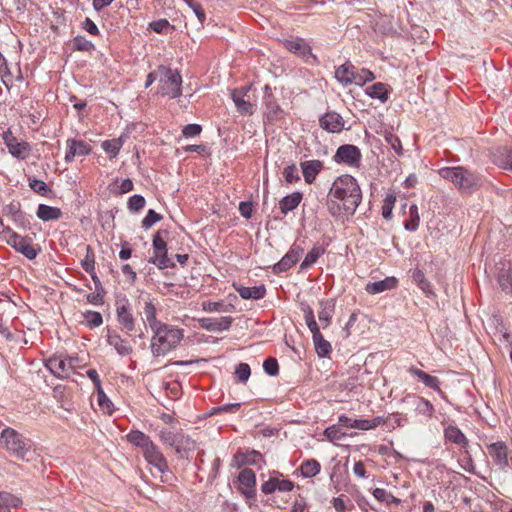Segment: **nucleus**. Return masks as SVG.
Wrapping results in <instances>:
<instances>
[{
    "mask_svg": "<svg viewBox=\"0 0 512 512\" xmlns=\"http://www.w3.org/2000/svg\"><path fill=\"white\" fill-rule=\"evenodd\" d=\"M328 197L333 215H353L361 203L362 193L354 177L343 175L333 182Z\"/></svg>",
    "mask_w": 512,
    "mask_h": 512,
    "instance_id": "nucleus-1",
    "label": "nucleus"
},
{
    "mask_svg": "<svg viewBox=\"0 0 512 512\" xmlns=\"http://www.w3.org/2000/svg\"><path fill=\"white\" fill-rule=\"evenodd\" d=\"M183 338V331L171 325L162 324L154 330L151 339V352L154 356L165 355L175 348Z\"/></svg>",
    "mask_w": 512,
    "mask_h": 512,
    "instance_id": "nucleus-2",
    "label": "nucleus"
},
{
    "mask_svg": "<svg viewBox=\"0 0 512 512\" xmlns=\"http://www.w3.org/2000/svg\"><path fill=\"white\" fill-rule=\"evenodd\" d=\"M1 441L5 445L7 451L19 459H25L32 447L31 440L23 437L12 428H6L3 430L1 434Z\"/></svg>",
    "mask_w": 512,
    "mask_h": 512,
    "instance_id": "nucleus-3",
    "label": "nucleus"
},
{
    "mask_svg": "<svg viewBox=\"0 0 512 512\" xmlns=\"http://www.w3.org/2000/svg\"><path fill=\"white\" fill-rule=\"evenodd\" d=\"M160 89L159 93L170 98H177L181 95L182 77L178 71L168 67L160 66L158 68Z\"/></svg>",
    "mask_w": 512,
    "mask_h": 512,
    "instance_id": "nucleus-4",
    "label": "nucleus"
},
{
    "mask_svg": "<svg viewBox=\"0 0 512 512\" xmlns=\"http://www.w3.org/2000/svg\"><path fill=\"white\" fill-rule=\"evenodd\" d=\"M153 256L148 260L159 269L172 268L175 266L172 259L168 257V249L166 241L161 237L160 231L156 232L152 239Z\"/></svg>",
    "mask_w": 512,
    "mask_h": 512,
    "instance_id": "nucleus-5",
    "label": "nucleus"
},
{
    "mask_svg": "<svg viewBox=\"0 0 512 512\" xmlns=\"http://www.w3.org/2000/svg\"><path fill=\"white\" fill-rule=\"evenodd\" d=\"M3 141L7 146L9 153L19 159L24 160L28 157L30 153V145L26 141L18 142L17 138L13 135L10 129L3 132L2 135Z\"/></svg>",
    "mask_w": 512,
    "mask_h": 512,
    "instance_id": "nucleus-6",
    "label": "nucleus"
},
{
    "mask_svg": "<svg viewBox=\"0 0 512 512\" xmlns=\"http://www.w3.org/2000/svg\"><path fill=\"white\" fill-rule=\"evenodd\" d=\"M334 160L337 163H345L352 167H359L361 162V151L355 145H341L334 155Z\"/></svg>",
    "mask_w": 512,
    "mask_h": 512,
    "instance_id": "nucleus-7",
    "label": "nucleus"
},
{
    "mask_svg": "<svg viewBox=\"0 0 512 512\" xmlns=\"http://www.w3.org/2000/svg\"><path fill=\"white\" fill-rule=\"evenodd\" d=\"M7 243L30 260L36 258L39 251L32 246V239L30 237L20 236L13 231L10 233Z\"/></svg>",
    "mask_w": 512,
    "mask_h": 512,
    "instance_id": "nucleus-8",
    "label": "nucleus"
},
{
    "mask_svg": "<svg viewBox=\"0 0 512 512\" xmlns=\"http://www.w3.org/2000/svg\"><path fill=\"white\" fill-rule=\"evenodd\" d=\"M143 455L146 461L156 468L158 472L165 473L168 471L167 460L154 442L143 451Z\"/></svg>",
    "mask_w": 512,
    "mask_h": 512,
    "instance_id": "nucleus-9",
    "label": "nucleus"
},
{
    "mask_svg": "<svg viewBox=\"0 0 512 512\" xmlns=\"http://www.w3.org/2000/svg\"><path fill=\"white\" fill-rule=\"evenodd\" d=\"M319 125L329 133H340L344 129L345 121L340 114L331 111L319 118Z\"/></svg>",
    "mask_w": 512,
    "mask_h": 512,
    "instance_id": "nucleus-10",
    "label": "nucleus"
},
{
    "mask_svg": "<svg viewBox=\"0 0 512 512\" xmlns=\"http://www.w3.org/2000/svg\"><path fill=\"white\" fill-rule=\"evenodd\" d=\"M303 254V249L299 246H292L291 249L282 257V259L273 266L274 273H282L295 265Z\"/></svg>",
    "mask_w": 512,
    "mask_h": 512,
    "instance_id": "nucleus-11",
    "label": "nucleus"
},
{
    "mask_svg": "<svg viewBox=\"0 0 512 512\" xmlns=\"http://www.w3.org/2000/svg\"><path fill=\"white\" fill-rule=\"evenodd\" d=\"M488 452L493 458L494 463L500 468L505 469L508 466V448L505 442L498 441L488 446Z\"/></svg>",
    "mask_w": 512,
    "mask_h": 512,
    "instance_id": "nucleus-12",
    "label": "nucleus"
},
{
    "mask_svg": "<svg viewBox=\"0 0 512 512\" xmlns=\"http://www.w3.org/2000/svg\"><path fill=\"white\" fill-rule=\"evenodd\" d=\"M232 317L230 316H224L219 318H210L205 317L199 319L200 326L211 332H221L224 330H228L232 324Z\"/></svg>",
    "mask_w": 512,
    "mask_h": 512,
    "instance_id": "nucleus-13",
    "label": "nucleus"
},
{
    "mask_svg": "<svg viewBox=\"0 0 512 512\" xmlns=\"http://www.w3.org/2000/svg\"><path fill=\"white\" fill-rule=\"evenodd\" d=\"M66 145V162H72L76 156H86L91 152L90 146L82 140L68 139Z\"/></svg>",
    "mask_w": 512,
    "mask_h": 512,
    "instance_id": "nucleus-14",
    "label": "nucleus"
},
{
    "mask_svg": "<svg viewBox=\"0 0 512 512\" xmlns=\"http://www.w3.org/2000/svg\"><path fill=\"white\" fill-rule=\"evenodd\" d=\"M491 158L495 165L512 171V148L498 147L492 150Z\"/></svg>",
    "mask_w": 512,
    "mask_h": 512,
    "instance_id": "nucleus-15",
    "label": "nucleus"
},
{
    "mask_svg": "<svg viewBox=\"0 0 512 512\" xmlns=\"http://www.w3.org/2000/svg\"><path fill=\"white\" fill-rule=\"evenodd\" d=\"M46 367L59 378H68L71 374V361L67 362L65 359L60 357H52L47 363Z\"/></svg>",
    "mask_w": 512,
    "mask_h": 512,
    "instance_id": "nucleus-16",
    "label": "nucleus"
},
{
    "mask_svg": "<svg viewBox=\"0 0 512 512\" xmlns=\"http://www.w3.org/2000/svg\"><path fill=\"white\" fill-rule=\"evenodd\" d=\"M197 443L189 435L179 432L178 440L176 441L175 452L181 459H189V453L194 451Z\"/></svg>",
    "mask_w": 512,
    "mask_h": 512,
    "instance_id": "nucleus-17",
    "label": "nucleus"
},
{
    "mask_svg": "<svg viewBox=\"0 0 512 512\" xmlns=\"http://www.w3.org/2000/svg\"><path fill=\"white\" fill-rule=\"evenodd\" d=\"M300 166L305 182L311 184L322 170L323 163L320 160H309L301 162Z\"/></svg>",
    "mask_w": 512,
    "mask_h": 512,
    "instance_id": "nucleus-18",
    "label": "nucleus"
},
{
    "mask_svg": "<svg viewBox=\"0 0 512 512\" xmlns=\"http://www.w3.org/2000/svg\"><path fill=\"white\" fill-rule=\"evenodd\" d=\"M233 287L243 299L259 300L266 294V288L264 285L246 287L234 283Z\"/></svg>",
    "mask_w": 512,
    "mask_h": 512,
    "instance_id": "nucleus-19",
    "label": "nucleus"
},
{
    "mask_svg": "<svg viewBox=\"0 0 512 512\" xmlns=\"http://www.w3.org/2000/svg\"><path fill=\"white\" fill-rule=\"evenodd\" d=\"M408 399L418 414L424 415L428 418L432 417L435 410L430 401L419 396H410Z\"/></svg>",
    "mask_w": 512,
    "mask_h": 512,
    "instance_id": "nucleus-20",
    "label": "nucleus"
},
{
    "mask_svg": "<svg viewBox=\"0 0 512 512\" xmlns=\"http://www.w3.org/2000/svg\"><path fill=\"white\" fill-rule=\"evenodd\" d=\"M107 342L113 346L117 353L121 356H127L132 353L133 349L129 343L122 339L118 334L109 333L107 335Z\"/></svg>",
    "mask_w": 512,
    "mask_h": 512,
    "instance_id": "nucleus-21",
    "label": "nucleus"
},
{
    "mask_svg": "<svg viewBox=\"0 0 512 512\" xmlns=\"http://www.w3.org/2000/svg\"><path fill=\"white\" fill-rule=\"evenodd\" d=\"M397 285V279L395 277H386L383 280L368 283L365 290L369 294H378L386 290L393 289Z\"/></svg>",
    "mask_w": 512,
    "mask_h": 512,
    "instance_id": "nucleus-22",
    "label": "nucleus"
},
{
    "mask_svg": "<svg viewBox=\"0 0 512 512\" xmlns=\"http://www.w3.org/2000/svg\"><path fill=\"white\" fill-rule=\"evenodd\" d=\"M409 373L417 377L425 386L435 391H440V381L437 377L431 376L414 366L409 368Z\"/></svg>",
    "mask_w": 512,
    "mask_h": 512,
    "instance_id": "nucleus-23",
    "label": "nucleus"
},
{
    "mask_svg": "<svg viewBox=\"0 0 512 512\" xmlns=\"http://www.w3.org/2000/svg\"><path fill=\"white\" fill-rule=\"evenodd\" d=\"M444 436L446 440L455 443L463 448H465L468 445V439L457 426H447L444 430Z\"/></svg>",
    "mask_w": 512,
    "mask_h": 512,
    "instance_id": "nucleus-24",
    "label": "nucleus"
},
{
    "mask_svg": "<svg viewBox=\"0 0 512 512\" xmlns=\"http://www.w3.org/2000/svg\"><path fill=\"white\" fill-rule=\"evenodd\" d=\"M36 215L39 219L46 222L60 219L62 217V211L57 207L40 204L37 208Z\"/></svg>",
    "mask_w": 512,
    "mask_h": 512,
    "instance_id": "nucleus-25",
    "label": "nucleus"
},
{
    "mask_svg": "<svg viewBox=\"0 0 512 512\" xmlns=\"http://www.w3.org/2000/svg\"><path fill=\"white\" fill-rule=\"evenodd\" d=\"M355 67L346 62L335 71V77L339 82L349 84L355 81Z\"/></svg>",
    "mask_w": 512,
    "mask_h": 512,
    "instance_id": "nucleus-26",
    "label": "nucleus"
},
{
    "mask_svg": "<svg viewBox=\"0 0 512 512\" xmlns=\"http://www.w3.org/2000/svg\"><path fill=\"white\" fill-rule=\"evenodd\" d=\"M22 505V500L9 493V492H0V512H10L11 508H17Z\"/></svg>",
    "mask_w": 512,
    "mask_h": 512,
    "instance_id": "nucleus-27",
    "label": "nucleus"
},
{
    "mask_svg": "<svg viewBox=\"0 0 512 512\" xmlns=\"http://www.w3.org/2000/svg\"><path fill=\"white\" fill-rule=\"evenodd\" d=\"M462 179H459L458 188L465 191L470 192L472 189L478 185L479 178L477 175L463 168L462 170Z\"/></svg>",
    "mask_w": 512,
    "mask_h": 512,
    "instance_id": "nucleus-28",
    "label": "nucleus"
},
{
    "mask_svg": "<svg viewBox=\"0 0 512 512\" xmlns=\"http://www.w3.org/2000/svg\"><path fill=\"white\" fill-rule=\"evenodd\" d=\"M302 194L300 192H293L285 196L279 203L280 210L283 214L294 210L301 202Z\"/></svg>",
    "mask_w": 512,
    "mask_h": 512,
    "instance_id": "nucleus-29",
    "label": "nucleus"
},
{
    "mask_svg": "<svg viewBox=\"0 0 512 512\" xmlns=\"http://www.w3.org/2000/svg\"><path fill=\"white\" fill-rule=\"evenodd\" d=\"M127 440L131 444L140 447L142 451L147 449L153 443V441L146 434L138 430L131 431L127 435Z\"/></svg>",
    "mask_w": 512,
    "mask_h": 512,
    "instance_id": "nucleus-30",
    "label": "nucleus"
},
{
    "mask_svg": "<svg viewBox=\"0 0 512 512\" xmlns=\"http://www.w3.org/2000/svg\"><path fill=\"white\" fill-rule=\"evenodd\" d=\"M117 317L119 323L127 330L132 331L134 329L135 320L133 315L129 312L126 305L117 307Z\"/></svg>",
    "mask_w": 512,
    "mask_h": 512,
    "instance_id": "nucleus-31",
    "label": "nucleus"
},
{
    "mask_svg": "<svg viewBox=\"0 0 512 512\" xmlns=\"http://www.w3.org/2000/svg\"><path fill=\"white\" fill-rule=\"evenodd\" d=\"M123 144H124V136L121 135L117 139L103 141L102 148L109 155V158L113 159L118 155Z\"/></svg>",
    "mask_w": 512,
    "mask_h": 512,
    "instance_id": "nucleus-32",
    "label": "nucleus"
},
{
    "mask_svg": "<svg viewBox=\"0 0 512 512\" xmlns=\"http://www.w3.org/2000/svg\"><path fill=\"white\" fill-rule=\"evenodd\" d=\"M320 311L318 312V318L321 323H323L324 328L327 327L332 318V314L334 311V303L332 301H321L320 302Z\"/></svg>",
    "mask_w": 512,
    "mask_h": 512,
    "instance_id": "nucleus-33",
    "label": "nucleus"
},
{
    "mask_svg": "<svg viewBox=\"0 0 512 512\" xmlns=\"http://www.w3.org/2000/svg\"><path fill=\"white\" fill-rule=\"evenodd\" d=\"M231 97L239 113L244 115L253 114V104L250 101L244 100L245 96L237 95V93H231Z\"/></svg>",
    "mask_w": 512,
    "mask_h": 512,
    "instance_id": "nucleus-34",
    "label": "nucleus"
},
{
    "mask_svg": "<svg viewBox=\"0 0 512 512\" xmlns=\"http://www.w3.org/2000/svg\"><path fill=\"white\" fill-rule=\"evenodd\" d=\"M320 463L315 459L305 460L301 466L300 471L303 477L311 478L320 472Z\"/></svg>",
    "mask_w": 512,
    "mask_h": 512,
    "instance_id": "nucleus-35",
    "label": "nucleus"
},
{
    "mask_svg": "<svg viewBox=\"0 0 512 512\" xmlns=\"http://www.w3.org/2000/svg\"><path fill=\"white\" fill-rule=\"evenodd\" d=\"M144 316H145V320L147 321V323L149 324L150 328L153 331L163 324L157 320L156 308L151 301L145 302Z\"/></svg>",
    "mask_w": 512,
    "mask_h": 512,
    "instance_id": "nucleus-36",
    "label": "nucleus"
},
{
    "mask_svg": "<svg viewBox=\"0 0 512 512\" xmlns=\"http://www.w3.org/2000/svg\"><path fill=\"white\" fill-rule=\"evenodd\" d=\"M264 104L266 106V118L269 122H274L282 118L283 110L273 99L266 100Z\"/></svg>",
    "mask_w": 512,
    "mask_h": 512,
    "instance_id": "nucleus-37",
    "label": "nucleus"
},
{
    "mask_svg": "<svg viewBox=\"0 0 512 512\" xmlns=\"http://www.w3.org/2000/svg\"><path fill=\"white\" fill-rule=\"evenodd\" d=\"M462 167H445L440 169L439 174L442 178L458 185L459 179H462Z\"/></svg>",
    "mask_w": 512,
    "mask_h": 512,
    "instance_id": "nucleus-38",
    "label": "nucleus"
},
{
    "mask_svg": "<svg viewBox=\"0 0 512 512\" xmlns=\"http://www.w3.org/2000/svg\"><path fill=\"white\" fill-rule=\"evenodd\" d=\"M313 342L316 353L318 354L319 357L327 356L332 350L331 344L324 339L322 334H316V336L313 337Z\"/></svg>",
    "mask_w": 512,
    "mask_h": 512,
    "instance_id": "nucleus-39",
    "label": "nucleus"
},
{
    "mask_svg": "<svg viewBox=\"0 0 512 512\" xmlns=\"http://www.w3.org/2000/svg\"><path fill=\"white\" fill-rule=\"evenodd\" d=\"M381 423H383V419L381 417H376L372 420L354 419L353 423L350 424V428H355V429H359V430H369V429L376 428Z\"/></svg>",
    "mask_w": 512,
    "mask_h": 512,
    "instance_id": "nucleus-40",
    "label": "nucleus"
},
{
    "mask_svg": "<svg viewBox=\"0 0 512 512\" xmlns=\"http://www.w3.org/2000/svg\"><path fill=\"white\" fill-rule=\"evenodd\" d=\"M238 481L241 487L254 488L256 485V476L252 469H243L238 476Z\"/></svg>",
    "mask_w": 512,
    "mask_h": 512,
    "instance_id": "nucleus-41",
    "label": "nucleus"
},
{
    "mask_svg": "<svg viewBox=\"0 0 512 512\" xmlns=\"http://www.w3.org/2000/svg\"><path fill=\"white\" fill-rule=\"evenodd\" d=\"M366 93L375 99H379L381 102H385L388 98L387 89L383 83H375L366 89Z\"/></svg>",
    "mask_w": 512,
    "mask_h": 512,
    "instance_id": "nucleus-42",
    "label": "nucleus"
},
{
    "mask_svg": "<svg viewBox=\"0 0 512 512\" xmlns=\"http://www.w3.org/2000/svg\"><path fill=\"white\" fill-rule=\"evenodd\" d=\"M284 45L288 51L295 54L304 55L310 50L309 46L301 39L287 40Z\"/></svg>",
    "mask_w": 512,
    "mask_h": 512,
    "instance_id": "nucleus-43",
    "label": "nucleus"
},
{
    "mask_svg": "<svg viewBox=\"0 0 512 512\" xmlns=\"http://www.w3.org/2000/svg\"><path fill=\"white\" fill-rule=\"evenodd\" d=\"M409 215H410V220H407L404 223V227L408 231H415V230L418 229L419 223H420V217H419V214H418V207L415 204L410 206V208H409Z\"/></svg>",
    "mask_w": 512,
    "mask_h": 512,
    "instance_id": "nucleus-44",
    "label": "nucleus"
},
{
    "mask_svg": "<svg viewBox=\"0 0 512 512\" xmlns=\"http://www.w3.org/2000/svg\"><path fill=\"white\" fill-rule=\"evenodd\" d=\"M158 436L164 445L175 449L176 441L179 437V432L174 433L169 430H161L159 431Z\"/></svg>",
    "mask_w": 512,
    "mask_h": 512,
    "instance_id": "nucleus-45",
    "label": "nucleus"
},
{
    "mask_svg": "<svg viewBox=\"0 0 512 512\" xmlns=\"http://www.w3.org/2000/svg\"><path fill=\"white\" fill-rule=\"evenodd\" d=\"M498 282L504 291L512 293V271L511 270H501L498 275Z\"/></svg>",
    "mask_w": 512,
    "mask_h": 512,
    "instance_id": "nucleus-46",
    "label": "nucleus"
},
{
    "mask_svg": "<svg viewBox=\"0 0 512 512\" xmlns=\"http://www.w3.org/2000/svg\"><path fill=\"white\" fill-rule=\"evenodd\" d=\"M324 250L321 247H314L311 251H309L304 260L301 263V268L305 269L314 264L320 255H322Z\"/></svg>",
    "mask_w": 512,
    "mask_h": 512,
    "instance_id": "nucleus-47",
    "label": "nucleus"
},
{
    "mask_svg": "<svg viewBox=\"0 0 512 512\" xmlns=\"http://www.w3.org/2000/svg\"><path fill=\"white\" fill-rule=\"evenodd\" d=\"M95 391H96L97 403H98L99 407L101 409L105 410L106 412L110 413L112 411V409H111L112 402L109 400V398L104 393L102 386L95 388Z\"/></svg>",
    "mask_w": 512,
    "mask_h": 512,
    "instance_id": "nucleus-48",
    "label": "nucleus"
},
{
    "mask_svg": "<svg viewBox=\"0 0 512 512\" xmlns=\"http://www.w3.org/2000/svg\"><path fill=\"white\" fill-rule=\"evenodd\" d=\"M83 317L90 328L99 327L103 323L102 315L96 311H86Z\"/></svg>",
    "mask_w": 512,
    "mask_h": 512,
    "instance_id": "nucleus-49",
    "label": "nucleus"
},
{
    "mask_svg": "<svg viewBox=\"0 0 512 512\" xmlns=\"http://www.w3.org/2000/svg\"><path fill=\"white\" fill-rule=\"evenodd\" d=\"M373 496L380 502L384 503H396L400 502L399 499L395 498L391 493L387 492L385 489L376 488L373 490Z\"/></svg>",
    "mask_w": 512,
    "mask_h": 512,
    "instance_id": "nucleus-50",
    "label": "nucleus"
},
{
    "mask_svg": "<svg viewBox=\"0 0 512 512\" xmlns=\"http://www.w3.org/2000/svg\"><path fill=\"white\" fill-rule=\"evenodd\" d=\"M146 200L142 195H133L129 198L127 206L131 212H139L145 207Z\"/></svg>",
    "mask_w": 512,
    "mask_h": 512,
    "instance_id": "nucleus-51",
    "label": "nucleus"
},
{
    "mask_svg": "<svg viewBox=\"0 0 512 512\" xmlns=\"http://www.w3.org/2000/svg\"><path fill=\"white\" fill-rule=\"evenodd\" d=\"M162 220V215H160L159 213H157L155 210L153 209H150L148 210L146 216L144 217V219L142 220V227L144 229H149L151 228L155 223L159 222Z\"/></svg>",
    "mask_w": 512,
    "mask_h": 512,
    "instance_id": "nucleus-52",
    "label": "nucleus"
},
{
    "mask_svg": "<svg viewBox=\"0 0 512 512\" xmlns=\"http://www.w3.org/2000/svg\"><path fill=\"white\" fill-rule=\"evenodd\" d=\"M73 48L77 51H91L94 45L84 36H76L73 40Z\"/></svg>",
    "mask_w": 512,
    "mask_h": 512,
    "instance_id": "nucleus-53",
    "label": "nucleus"
},
{
    "mask_svg": "<svg viewBox=\"0 0 512 512\" xmlns=\"http://www.w3.org/2000/svg\"><path fill=\"white\" fill-rule=\"evenodd\" d=\"M194 12L196 17L198 18L200 24L202 25L206 19L205 12L201 6V4L197 0H183Z\"/></svg>",
    "mask_w": 512,
    "mask_h": 512,
    "instance_id": "nucleus-54",
    "label": "nucleus"
},
{
    "mask_svg": "<svg viewBox=\"0 0 512 512\" xmlns=\"http://www.w3.org/2000/svg\"><path fill=\"white\" fill-rule=\"evenodd\" d=\"M87 255L85 259L82 260L81 265L82 268L87 272L91 273L95 270V261L94 256L92 254V248L88 245L86 246Z\"/></svg>",
    "mask_w": 512,
    "mask_h": 512,
    "instance_id": "nucleus-55",
    "label": "nucleus"
},
{
    "mask_svg": "<svg viewBox=\"0 0 512 512\" xmlns=\"http://www.w3.org/2000/svg\"><path fill=\"white\" fill-rule=\"evenodd\" d=\"M385 140L391 146V148L397 153V155L400 156L403 154L402 144L398 136L392 133H388L385 136Z\"/></svg>",
    "mask_w": 512,
    "mask_h": 512,
    "instance_id": "nucleus-56",
    "label": "nucleus"
},
{
    "mask_svg": "<svg viewBox=\"0 0 512 512\" xmlns=\"http://www.w3.org/2000/svg\"><path fill=\"white\" fill-rule=\"evenodd\" d=\"M355 81L357 85H363L366 82L374 80V74L368 69H362L360 72H355Z\"/></svg>",
    "mask_w": 512,
    "mask_h": 512,
    "instance_id": "nucleus-57",
    "label": "nucleus"
},
{
    "mask_svg": "<svg viewBox=\"0 0 512 512\" xmlns=\"http://www.w3.org/2000/svg\"><path fill=\"white\" fill-rule=\"evenodd\" d=\"M413 279L425 293L430 292V283L426 280L422 271L415 270L413 272Z\"/></svg>",
    "mask_w": 512,
    "mask_h": 512,
    "instance_id": "nucleus-58",
    "label": "nucleus"
},
{
    "mask_svg": "<svg viewBox=\"0 0 512 512\" xmlns=\"http://www.w3.org/2000/svg\"><path fill=\"white\" fill-rule=\"evenodd\" d=\"M324 435L330 441H338L344 437L345 433H343L336 425H332L324 430Z\"/></svg>",
    "mask_w": 512,
    "mask_h": 512,
    "instance_id": "nucleus-59",
    "label": "nucleus"
},
{
    "mask_svg": "<svg viewBox=\"0 0 512 512\" xmlns=\"http://www.w3.org/2000/svg\"><path fill=\"white\" fill-rule=\"evenodd\" d=\"M264 371L271 376H276L279 372L278 362L275 358L269 357L263 363Z\"/></svg>",
    "mask_w": 512,
    "mask_h": 512,
    "instance_id": "nucleus-60",
    "label": "nucleus"
},
{
    "mask_svg": "<svg viewBox=\"0 0 512 512\" xmlns=\"http://www.w3.org/2000/svg\"><path fill=\"white\" fill-rule=\"evenodd\" d=\"M283 175L288 183H293L300 179L298 169L295 164L288 165L284 168Z\"/></svg>",
    "mask_w": 512,
    "mask_h": 512,
    "instance_id": "nucleus-61",
    "label": "nucleus"
},
{
    "mask_svg": "<svg viewBox=\"0 0 512 512\" xmlns=\"http://www.w3.org/2000/svg\"><path fill=\"white\" fill-rule=\"evenodd\" d=\"M396 201L395 196L387 195L382 206V216L385 219H390L392 215V209Z\"/></svg>",
    "mask_w": 512,
    "mask_h": 512,
    "instance_id": "nucleus-62",
    "label": "nucleus"
},
{
    "mask_svg": "<svg viewBox=\"0 0 512 512\" xmlns=\"http://www.w3.org/2000/svg\"><path fill=\"white\" fill-rule=\"evenodd\" d=\"M235 374L240 382H246L251 374L248 364L240 363L235 370Z\"/></svg>",
    "mask_w": 512,
    "mask_h": 512,
    "instance_id": "nucleus-63",
    "label": "nucleus"
},
{
    "mask_svg": "<svg viewBox=\"0 0 512 512\" xmlns=\"http://www.w3.org/2000/svg\"><path fill=\"white\" fill-rule=\"evenodd\" d=\"M29 185L35 193L40 194L42 196L46 195L49 191L47 184L42 180L33 179L32 181H30Z\"/></svg>",
    "mask_w": 512,
    "mask_h": 512,
    "instance_id": "nucleus-64",
    "label": "nucleus"
}]
</instances>
